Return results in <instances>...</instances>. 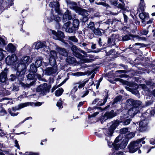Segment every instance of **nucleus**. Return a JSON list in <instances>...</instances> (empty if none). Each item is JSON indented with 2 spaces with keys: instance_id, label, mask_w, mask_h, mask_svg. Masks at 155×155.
<instances>
[{
  "instance_id": "f257e3e1",
  "label": "nucleus",
  "mask_w": 155,
  "mask_h": 155,
  "mask_svg": "<svg viewBox=\"0 0 155 155\" xmlns=\"http://www.w3.org/2000/svg\"><path fill=\"white\" fill-rule=\"evenodd\" d=\"M32 60V59L29 56H26L20 61L17 67L18 71L17 72L16 74L18 76L19 79L21 80L23 79L25 72L26 64H29L31 62Z\"/></svg>"
},
{
  "instance_id": "f03ea898",
  "label": "nucleus",
  "mask_w": 155,
  "mask_h": 155,
  "mask_svg": "<svg viewBox=\"0 0 155 155\" xmlns=\"http://www.w3.org/2000/svg\"><path fill=\"white\" fill-rule=\"evenodd\" d=\"M145 139V137H143L140 139H138L136 141L131 142L127 147L129 152L133 153L138 150L142 146V145L140 143Z\"/></svg>"
},
{
  "instance_id": "7ed1b4c3",
  "label": "nucleus",
  "mask_w": 155,
  "mask_h": 155,
  "mask_svg": "<svg viewBox=\"0 0 155 155\" xmlns=\"http://www.w3.org/2000/svg\"><path fill=\"white\" fill-rule=\"evenodd\" d=\"M122 121H120L118 120L114 121V122L112 123V124L110 128L109 129H105L104 130L105 134L107 137H106L107 138L109 139V140H110V137L113 134L114 130L119 125V123L121 122Z\"/></svg>"
},
{
  "instance_id": "20e7f679",
  "label": "nucleus",
  "mask_w": 155,
  "mask_h": 155,
  "mask_svg": "<svg viewBox=\"0 0 155 155\" xmlns=\"http://www.w3.org/2000/svg\"><path fill=\"white\" fill-rule=\"evenodd\" d=\"M74 9L76 13L81 15L83 16V19L82 20L83 22H85L88 20L87 16L88 15V14L86 10L76 6L74 7Z\"/></svg>"
},
{
  "instance_id": "39448f33",
  "label": "nucleus",
  "mask_w": 155,
  "mask_h": 155,
  "mask_svg": "<svg viewBox=\"0 0 155 155\" xmlns=\"http://www.w3.org/2000/svg\"><path fill=\"white\" fill-rule=\"evenodd\" d=\"M51 86H48L46 83L40 85L37 88V91L40 92L42 95H44L49 92Z\"/></svg>"
},
{
  "instance_id": "423d86ee",
  "label": "nucleus",
  "mask_w": 155,
  "mask_h": 155,
  "mask_svg": "<svg viewBox=\"0 0 155 155\" xmlns=\"http://www.w3.org/2000/svg\"><path fill=\"white\" fill-rule=\"evenodd\" d=\"M88 80L84 79L82 81H79L75 84L70 92L71 94H73L75 93L78 90V87L79 89L83 87L88 82Z\"/></svg>"
},
{
  "instance_id": "0eeeda50",
  "label": "nucleus",
  "mask_w": 155,
  "mask_h": 155,
  "mask_svg": "<svg viewBox=\"0 0 155 155\" xmlns=\"http://www.w3.org/2000/svg\"><path fill=\"white\" fill-rule=\"evenodd\" d=\"M121 139V137L120 136L117 137L115 139V141L114 143L112 141H110V139H109L107 138V137L106 138V140H107L108 145L109 147H113L114 148L113 149L117 150L118 148V147H117L118 144H116L119 142V140Z\"/></svg>"
},
{
  "instance_id": "6e6552de",
  "label": "nucleus",
  "mask_w": 155,
  "mask_h": 155,
  "mask_svg": "<svg viewBox=\"0 0 155 155\" xmlns=\"http://www.w3.org/2000/svg\"><path fill=\"white\" fill-rule=\"evenodd\" d=\"M17 60V57L15 54H14L11 56H8L6 58V62L8 65H16L15 64Z\"/></svg>"
},
{
  "instance_id": "1a4fd4ad",
  "label": "nucleus",
  "mask_w": 155,
  "mask_h": 155,
  "mask_svg": "<svg viewBox=\"0 0 155 155\" xmlns=\"http://www.w3.org/2000/svg\"><path fill=\"white\" fill-rule=\"evenodd\" d=\"M51 33L53 35V37L56 40H59L61 41L64 37V33L59 31L56 32L54 31H51Z\"/></svg>"
},
{
  "instance_id": "9d476101",
  "label": "nucleus",
  "mask_w": 155,
  "mask_h": 155,
  "mask_svg": "<svg viewBox=\"0 0 155 155\" xmlns=\"http://www.w3.org/2000/svg\"><path fill=\"white\" fill-rule=\"evenodd\" d=\"M71 49L73 52V54L76 57L79 58L81 60L83 59L84 56L79 53L80 49L77 48L75 45H73L71 48Z\"/></svg>"
},
{
  "instance_id": "9b49d317",
  "label": "nucleus",
  "mask_w": 155,
  "mask_h": 155,
  "mask_svg": "<svg viewBox=\"0 0 155 155\" xmlns=\"http://www.w3.org/2000/svg\"><path fill=\"white\" fill-rule=\"evenodd\" d=\"M50 58L49 61L51 65H54L56 63L55 58H57V53L54 50H52L50 51Z\"/></svg>"
},
{
  "instance_id": "f8f14e48",
  "label": "nucleus",
  "mask_w": 155,
  "mask_h": 155,
  "mask_svg": "<svg viewBox=\"0 0 155 155\" xmlns=\"http://www.w3.org/2000/svg\"><path fill=\"white\" fill-rule=\"evenodd\" d=\"M57 71L56 67H48L45 70V74L47 75H50L55 73Z\"/></svg>"
},
{
  "instance_id": "ddd939ff",
  "label": "nucleus",
  "mask_w": 155,
  "mask_h": 155,
  "mask_svg": "<svg viewBox=\"0 0 155 155\" xmlns=\"http://www.w3.org/2000/svg\"><path fill=\"white\" fill-rule=\"evenodd\" d=\"M140 38L138 36H134L131 35H128L122 36V40L123 41H127L132 39H133V40L135 41L137 40H139L140 39Z\"/></svg>"
},
{
  "instance_id": "4468645a",
  "label": "nucleus",
  "mask_w": 155,
  "mask_h": 155,
  "mask_svg": "<svg viewBox=\"0 0 155 155\" xmlns=\"http://www.w3.org/2000/svg\"><path fill=\"white\" fill-rule=\"evenodd\" d=\"M139 107H133L128 110V113L131 117H133L139 112Z\"/></svg>"
},
{
  "instance_id": "2eb2a0df",
  "label": "nucleus",
  "mask_w": 155,
  "mask_h": 155,
  "mask_svg": "<svg viewBox=\"0 0 155 155\" xmlns=\"http://www.w3.org/2000/svg\"><path fill=\"white\" fill-rule=\"evenodd\" d=\"M23 104V103L19 105L18 107H12L11 110V109H9L8 112L11 114V115L13 116H15L17 115L18 114V113H14V112L17 110L23 108L24 107H22V106H21V105Z\"/></svg>"
},
{
  "instance_id": "dca6fc26",
  "label": "nucleus",
  "mask_w": 155,
  "mask_h": 155,
  "mask_svg": "<svg viewBox=\"0 0 155 155\" xmlns=\"http://www.w3.org/2000/svg\"><path fill=\"white\" fill-rule=\"evenodd\" d=\"M108 98L107 96H106L104 99V101L102 103L103 101L101 99L100 100L98 98L95 99L92 102V104H97L98 106H102L104 105L106 102Z\"/></svg>"
},
{
  "instance_id": "f3484780",
  "label": "nucleus",
  "mask_w": 155,
  "mask_h": 155,
  "mask_svg": "<svg viewBox=\"0 0 155 155\" xmlns=\"http://www.w3.org/2000/svg\"><path fill=\"white\" fill-rule=\"evenodd\" d=\"M46 48L47 45L45 41L38 42L35 44V48L37 49H41L45 51V48Z\"/></svg>"
},
{
  "instance_id": "a211bd4d",
  "label": "nucleus",
  "mask_w": 155,
  "mask_h": 155,
  "mask_svg": "<svg viewBox=\"0 0 155 155\" xmlns=\"http://www.w3.org/2000/svg\"><path fill=\"white\" fill-rule=\"evenodd\" d=\"M128 103L130 105H133V107H139L140 105L141 102L140 101H134L132 99H130L127 100Z\"/></svg>"
},
{
  "instance_id": "6ab92c4d",
  "label": "nucleus",
  "mask_w": 155,
  "mask_h": 155,
  "mask_svg": "<svg viewBox=\"0 0 155 155\" xmlns=\"http://www.w3.org/2000/svg\"><path fill=\"white\" fill-rule=\"evenodd\" d=\"M49 6L50 7L54 8L56 12L58 14L60 13L59 6L60 5L59 3L58 2H51L49 4Z\"/></svg>"
},
{
  "instance_id": "aec40b11",
  "label": "nucleus",
  "mask_w": 155,
  "mask_h": 155,
  "mask_svg": "<svg viewBox=\"0 0 155 155\" xmlns=\"http://www.w3.org/2000/svg\"><path fill=\"white\" fill-rule=\"evenodd\" d=\"M148 121L147 120H144L141 121L139 124V130L143 131L145 130V128L147 126Z\"/></svg>"
},
{
  "instance_id": "412c9836",
  "label": "nucleus",
  "mask_w": 155,
  "mask_h": 155,
  "mask_svg": "<svg viewBox=\"0 0 155 155\" xmlns=\"http://www.w3.org/2000/svg\"><path fill=\"white\" fill-rule=\"evenodd\" d=\"M139 16L142 20V22L144 24H146V23H145V22L149 19L148 14L145 12H142L139 14Z\"/></svg>"
},
{
  "instance_id": "4be33fe9",
  "label": "nucleus",
  "mask_w": 155,
  "mask_h": 155,
  "mask_svg": "<svg viewBox=\"0 0 155 155\" xmlns=\"http://www.w3.org/2000/svg\"><path fill=\"white\" fill-rule=\"evenodd\" d=\"M42 104V103L39 102H36L35 103L33 102H27L23 103L21 105L22 106V107H25L30 105L32 106H41Z\"/></svg>"
},
{
  "instance_id": "5701e85b",
  "label": "nucleus",
  "mask_w": 155,
  "mask_h": 155,
  "mask_svg": "<svg viewBox=\"0 0 155 155\" xmlns=\"http://www.w3.org/2000/svg\"><path fill=\"white\" fill-rule=\"evenodd\" d=\"M8 69L5 68L4 71L2 72L0 74V81L2 82H4L7 78V72L8 71Z\"/></svg>"
},
{
  "instance_id": "b1692460",
  "label": "nucleus",
  "mask_w": 155,
  "mask_h": 155,
  "mask_svg": "<svg viewBox=\"0 0 155 155\" xmlns=\"http://www.w3.org/2000/svg\"><path fill=\"white\" fill-rule=\"evenodd\" d=\"M72 18L71 14L68 10H67L63 16V21L66 22L68 20H70Z\"/></svg>"
},
{
  "instance_id": "393cba45",
  "label": "nucleus",
  "mask_w": 155,
  "mask_h": 155,
  "mask_svg": "<svg viewBox=\"0 0 155 155\" xmlns=\"http://www.w3.org/2000/svg\"><path fill=\"white\" fill-rule=\"evenodd\" d=\"M119 142L116 143V144H118L117 146V147H118V149L117 150H118L119 148L123 149L125 148L128 143V141L126 139H125L122 141L120 144H119Z\"/></svg>"
},
{
  "instance_id": "a878e982",
  "label": "nucleus",
  "mask_w": 155,
  "mask_h": 155,
  "mask_svg": "<svg viewBox=\"0 0 155 155\" xmlns=\"http://www.w3.org/2000/svg\"><path fill=\"white\" fill-rule=\"evenodd\" d=\"M140 1L139 7L137 9L138 12H143L144 11L145 6L144 0H140Z\"/></svg>"
},
{
  "instance_id": "bb28decb",
  "label": "nucleus",
  "mask_w": 155,
  "mask_h": 155,
  "mask_svg": "<svg viewBox=\"0 0 155 155\" xmlns=\"http://www.w3.org/2000/svg\"><path fill=\"white\" fill-rule=\"evenodd\" d=\"M115 37H117V35H114L110 38H109L108 39V43L109 44L112 45L115 44V41L116 40L115 38Z\"/></svg>"
},
{
  "instance_id": "cd10ccee",
  "label": "nucleus",
  "mask_w": 155,
  "mask_h": 155,
  "mask_svg": "<svg viewBox=\"0 0 155 155\" xmlns=\"http://www.w3.org/2000/svg\"><path fill=\"white\" fill-rule=\"evenodd\" d=\"M6 49L9 52H13L16 50V47L12 44L10 43L6 47Z\"/></svg>"
},
{
  "instance_id": "c85d7f7f",
  "label": "nucleus",
  "mask_w": 155,
  "mask_h": 155,
  "mask_svg": "<svg viewBox=\"0 0 155 155\" xmlns=\"http://www.w3.org/2000/svg\"><path fill=\"white\" fill-rule=\"evenodd\" d=\"M58 51L59 53L62 55L66 56L68 55V52L65 49L61 48H58Z\"/></svg>"
},
{
  "instance_id": "c756f323",
  "label": "nucleus",
  "mask_w": 155,
  "mask_h": 155,
  "mask_svg": "<svg viewBox=\"0 0 155 155\" xmlns=\"http://www.w3.org/2000/svg\"><path fill=\"white\" fill-rule=\"evenodd\" d=\"M79 24V21L78 19H74L73 22V27L75 29L77 30L78 28Z\"/></svg>"
},
{
  "instance_id": "7c9ffc66",
  "label": "nucleus",
  "mask_w": 155,
  "mask_h": 155,
  "mask_svg": "<svg viewBox=\"0 0 155 155\" xmlns=\"http://www.w3.org/2000/svg\"><path fill=\"white\" fill-rule=\"evenodd\" d=\"M108 118H111L116 115V113L114 112L113 110H112L110 112H107L105 114Z\"/></svg>"
},
{
  "instance_id": "2f4dec72",
  "label": "nucleus",
  "mask_w": 155,
  "mask_h": 155,
  "mask_svg": "<svg viewBox=\"0 0 155 155\" xmlns=\"http://www.w3.org/2000/svg\"><path fill=\"white\" fill-rule=\"evenodd\" d=\"M42 60L41 58L38 59L35 63V66L38 68L41 66L42 64Z\"/></svg>"
},
{
  "instance_id": "473e14b6",
  "label": "nucleus",
  "mask_w": 155,
  "mask_h": 155,
  "mask_svg": "<svg viewBox=\"0 0 155 155\" xmlns=\"http://www.w3.org/2000/svg\"><path fill=\"white\" fill-rule=\"evenodd\" d=\"M86 74L84 72H78L75 73H72L71 75L73 76L76 77H79L80 76H83L86 75Z\"/></svg>"
},
{
  "instance_id": "72a5a7b5",
  "label": "nucleus",
  "mask_w": 155,
  "mask_h": 155,
  "mask_svg": "<svg viewBox=\"0 0 155 155\" xmlns=\"http://www.w3.org/2000/svg\"><path fill=\"white\" fill-rule=\"evenodd\" d=\"M66 61L70 64H73L75 61V59L73 57H68L67 58Z\"/></svg>"
},
{
  "instance_id": "f704fd0d",
  "label": "nucleus",
  "mask_w": 155,
  "mask_h": 155,
  "mask_svg": "<svg viewBox=\"0 0 155 155\" xmlns=\"http://www.w3.org/2000/svg\"><path fill=\"white\" fill-rule=\"evenodd\" d=\"M63 92V89L61 88H60L55 92V95L56 96H59L61 95Z\"/></svg>"
},
{
  "instance_id": "c9c22d12",
  "label": "nucleus",
  "mask_w": 155,
  "mask_h": 155,
  "mask_svg": "<svg viewBox=\"0 0 155 155\" xmlns=\"http://www.w3.org/2000/svg\"><path fill=\"white\" fill-rule=\"evenodd\" d=\"M83 91L82 93L83 95L81 96L82 97H85L88 94L89 92V91L87 88H83Z\"/></svg>"
},
{
  "instance_id": "e433bc0d",
  "label": "nucleus",
  "mask_w": 155,
  "mask_h": 155,
  "mask_svg": "<svg viewBox=\"0 0 155 155\" xmlns=\"http://www.w3.org/2000/svg\"><path fill=\"white\" fill-rule=\"evenodd\" d=\"M37 67H36L35 65L31 64L30 71L33 73H35L37 71Z\"/></svg>"
},
{
  "instance_id": "4c0bfd02",
  "label": "nucleus",
  "mask_w": 155,
  "mask_h": 155,
  "mask_svg": "<svg viewBox=\"0 0 155 155\" xmlns=\"http://www.w3.org/2000/svg\"><path fill=\"white\" fill-rule=\"evenodd\" d=\"M22 155H39V154L38 152H26L25 153H23Z\"/></svg>"
},
{
  "instance_id": "58836bf2",
  "label": "nucleus",
  "mask_w": 155,
  "mask_h": 155,
  "mask_svg": "<svg viewBox=\"0 0 155 155\" xmlns=\"http://www.w3.org/2000/svg\"><path fill=\"white\" fill-rule=\"evenodd\" d=\"M95 25L94 24V22H91L89 23L88 26L89 28L93 31L95 29Z\"/></svg>"
},
{
  "instance_id": "ea45409f",
  "label": "nucleus",
  "mask_w": 155,
  "mask_h": 155,
  "mask_svg": "<svg viewBox=\"0 0 155 155\" xmlns=\"http://www.w3.org/2000/svg\"><path fill=\"white\" fill-rule=\"evenodd\" d=\"M94 31V33L97 35H101L102 33L98 28L95 29Z\"/></svg>"
},
{
  "instance_id": "a19ab883",
  "label": "nucleus",
  "mask_w": 155,
  "mask_h": 155,
  "mask_svg": "<svg viewBox=\"0 0 155 155\" xmlns=\"http://www.w3.org/2000/svg\"><path fill=\"white\" fill-rule=\"evenodd\" d=\"M32 84H25V83H24L22 82H21L20 84V85L22 87H24L25 88L26 87H30V86H31V85H32Z\"/></svg>"
},
{
  "instance_id": "79ce46f5",
  "label": "nucleus",
  "mask_w": 155,
  "mask_h": 155,
  "mask_svg": "<svg viewBox=\"0 0 155 155\" xmlns=\"http://www.w3.org/2000/svg\"><path fill=\"white\" fill-rule=\"evenodd\" d=\"M146 113L149 114L151 115H153L155 113V109H152L151 110L148 109L147 110Z\"/></svg>"
},
{
  "instance_id": "37998d69",
  "label": "nucleus",
  "mask_w": 155,
  "mask_h": 155,
  "mask_svg": "<svg viewBox=\"0 0 155 155\" xmlns=\"http://www.w3.org/2000/svg\"><path fill=\"white\" fill-rule=\"evenodd\" d=\"M75 30H76V29H75L74 27L73 28H68L65 30V31L67 32L71 33L73 32Z\"/></svg>"
},
{
  "instance_id": "c03bdc74",
  "label": "nucleus",
  "mask_w": 155,
  "mask_h": 155,
  "mask_svg": "<svg viewBox=\"0 0 155 155\" xmlns=\"http://www.w3.org/2000/svg\"><path fill=\"white\" fill-rule=\"evenodd\" d=\"M128 131V128H124L121 129L120 130V133L121 134H125Z\"/></svg>"
},
{
  "instance_id": "a18cd8bd",
  "label": "nucleus",
  "mask_w": 155,
  "mask_h": 155,
  "mask_svg": "<svg viewBox=\"0 0 155 155\" xmlns=\"http://www.w3.org/2000/svg\"><path fill=\"white\" fill-rule=\"evenodd\" d=\"M68 39L74 42H77L78 41L77 38L74 36L69 37Z\"/></svg>"
},
{
  "instance_id": "49530a36",
  "label": "nucleus",
  "mask_w": 155,
  "mask_h": 155,
  "mask_svg": "<svg viewBox=\"0 0 155 155\" xmlns=\"http://www.w3.org/2000/svg\"><path fill=\"white\" fill-rule=\"evenodd\" d=\"M52 19H54L55 21L57 22H59L61 20V18L60 17L58 16L57 15L56 17H54V15L52 16L51 17Z\"/></svg>"
},
{
  "instance_id": "de8ad7c7",
  "label": "nucleus",
  "mask_w": 155,
  "mask_h": 155,
  "mask_svg": "<svg viewBox=\"0 0 155 155\" xmlns=\"http://www.w3.org/2000/svg\"><path fill=\"white\" fill-rule=\"evenodd\" d=\"M122 99V97L121 96H119L116 97L114 99L113 102L114 104H115L119 101H120Z\"/></svg>"
},
{
  "instance_id": "09e8293b",
  "label": "nucleus",
  "mask_w": 155,
  "mask_h": 155,
  "mask_svg": "<svg viewBox=\"0 0 155 155\" xmlns=\"http://www.w3.org/2000/svg\"><path fill=\"white\" fill-rule=\"evenodd\" d=\"M71 24V22L68 21L65 23L63 25V28L65 29V30L69 27V26Z\"/></svg>"
},
{
  "instance_id": "8fccbe9b",
  "label": "nucleus",
  "mask_w": 155,
  "mask_h": 155,
  "mask_svg": "<svg viewBox=\"0 0 155 155\" xmlns=\"http://www.w3.org/2000/svg\"><path fill=\"white\" fill-rule=\"evenodd\" d=\"M108 119L106 115V114H105L101 118V123H102L104 122Z\"/></svg>"
},
{
  "instance_id": "3c124183",
  "label": "nucleus",
  "mask_w": 155,
  "mask_h": 155,
  "mask_svg": "<svg viewBox=\"0 0 155 155\" xmlns=\"http://www.w3.org/2000/svg\"><path fill=\"white\" fill-rule=\"evenodd\" d=\"M61 100H59L57 103V106L59 108H63Z\"/></svg>"
},
{
  "instance_id": "603ef678",
  "label": "nucleus",
  "mask_w": 155,
  "mask_h": 155,
  "mask_svg": "<svg viewBox=\"0 0 155 155\" xmlns=\"http://www.w3.org/2000/svg\"><path fill=\"white\" fill-rule=\"evenodd\" d=\"M34 77L35 75L34 74H29L27 76L28 78L30 80H33Z\"/></svg>"
},
{
  "instance_id": "864d4df0",
  "label": "nucleus",
  "mask_w": 155,
  "mask_h": 155,
  "mask_svg": "<svg viewBox=\"0 0 155 155\" xmlns=\"http://www.w3.org/2000/svg\"><path fill=\"white\" fill-rule=\"evenodd\" d=\"M134 135L135 134L134 133L131 132L127 135V137L128 138L130 139L134 137Z\"/></svg>"
},
{
  "instance_id": "5fc2aeb1",
  "label": "nucleus",
  "mask_w": 155,
  "mask_h": 155,
  "mask_svg": "<svg viewBox=\"0 0 155 155\" xmlns=\"http://www.w3.org/2000/svg\"><path fill=\"white\" fill-rule=\"evenodd\" d=\"M110 155H124L123 152H117V151L116 152L114 151Z\"/></svg>"
},
{
  "instance_id": "6e6d98bb",
  "label": "nucleus",
  "mask_w": 155,
  "mask_h": 155,
  "mask_svg": "<svg viewBox=\"0 0 155 155\" xmlns=\"http://www.w3.org/2000/svg\"><path fill=\"white\" fill-rule=\"evenodd\" d=\"M2 51V50L0 48V61H1L4 57V55Z\"/></svg>"
},
{
  "instance_id": "4d7b16f0",
  "label": "nucleus",
  "mask_w": 155,
  "mask_h": 155,
  "mask_svg": "<svg viewBox=\"0 0 155 155\" xmlns=\"http://www.w3.org/2000/svg\"><path fill=\"white\" fill-rule=\"evenodd\" d=\"M97 4L98 5H102L103 6L106 7L107 8L109 7V5L107 4L104 2H99L97 3Z\"/></svg>"
},
{
  "instance_id": "13d9d810",
  "label": "nucleus",
  "mask_w": 155,
  "mask_h": 155,
  "mask_svg": "<svg viewBox=\"0 0 155 155\" xmlns=\"http://www.w3.org/2000/svg\"><path fill=\"white\" fill-rule=\"evenodd\" d=\"M130 119H127L123 122V124L124 125H127L130 124Z\"/></svg>"
},
{
  "instance_id": "bf43d9fd",
  "label": "nucleus",
  "mask_w": 155,
  "mask_h": 155,
  "mask_svg": "<svg viewBox=\"0 0 155 155\" xmlns=\"http://www.w3.org/2000/svg\"><path fill=\"white\" fill-rule=\"evenodd\" d=\"M5 41L4 39L0 37V45H5Z\"/></svg>"
},
{
  "instance_id": "052dcab7",
  "label": "nucleus",
  "mask_w": 155,
  "mask_h": 155,
  "mask_svg": "<svg viewBox=\"0 0 155 155\" xmlns=\"http://www.w3.org/2000/svg\"><path fill=\"white\" fill-rule=\"evenodd\" d=\"M147 84L150 86H152L154 85V83L152 81H149L147 83Z\"/></svg>"
},
{
  "instance_id": "680f3d73",
  "label": "nucleus",
  "mask_w": 155,
  "mask_h": 155,
  "mask_svg": "<svg viewBox=\"0 0 155 155\" xmlns=\"http://www.w3.org/2000/svg\"><path fill=\"white\" fill-rule=\"evenodd\" d=\"M10 79L12 81H14L16 78V77L13 74H11L10 76Z\"/></svg>"
},
{
  "instance_id": "e2e57ef3",
  "label": "nucleus",
  "mask_w": 155,
  "mask_h": 155,
  "mask_svg": "<svg viewBox=\"0 0 155 155\" xmlns=\"http://www.w3.org/2000/svg\"><path fill=\"white\" fill-rule=\"evenodd\" d=\"M148 31L147 30H143L141 32V33L143 35H146L148 33Z\"/></svg>"
},
{
  "instance_id": "0e129e2a",
  "label": "nucleus",
  "mask_w": 155,
  "mask_h": 155,
  "mask_svg": "<svg viewBox=\"0 0 155 155\" xmlns=\"http://www.w3.org/2000/svg\"><path fill=\"white\" fill-rule=\"evenodd\" d=\"M111 3L112 4L115 6H116L117 5V2L116 0H112L111 1Z\"/></svg>"
},
{
  "instance_id": "69168bd1",
  "label": "nucleus",
  "mask_w": 155,
  "mask_h": 155,
  "mask_svg": "<svg viewBox=\"0 0 155 155\" xmlns=\"http://www.w3.org/2000/svg\"><path fill=\"white\" fill-rule=\"evenodd\" d=\"M123 15L124 21L125 22H126L127 21L128 17L126 15H125L124 13H123Z\"/></svg>"
},
{
  "instance_id": "338daca9",
  "label": "nucleus",
  "mask_w": 155,
  "mask_h": 155,
  "mask_svg": "<svg viewBox=\"0 0 155 155\" xmlns=\"http://www.w3.org/2000/svg\"><path fill=\"white\" fill-rule=\"evenodd\" d=\"M150 143L152 144H155V140L153 138L151 139L150 140Z\"/></svg>"
},
{
  "instance_id": "774afa93",
  "label": "nucleus",
  "mask_w": 155,
  "mask_h": 155,
  "mask_svg": "<svg viewBox=\"0 0 155 155\" xmlns=\"http://www.w3.org/2000/svg\"><path fill=\"white\" fill-rule=\"evenodd\" d=\"M117 7L118 8L123 9L124 7V5L123 4H119Z\"/></svg>"
}]
</instances>
